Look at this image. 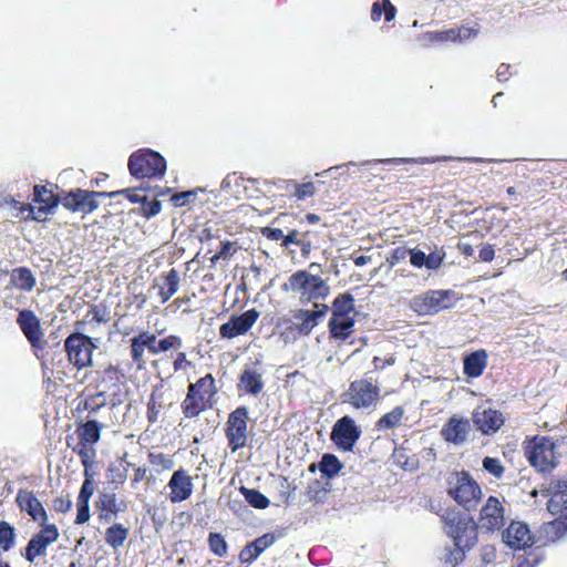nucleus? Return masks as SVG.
Segmentation results:
<instances>
[{
    "instance_id": "27",
    "label": "nucleus",
    "mask_w": 567,
    "mask_h": 567,
    "mask_svg": "<svg viewBox=\"0 0 567 567\" xmlns=\"http://www.w3.org/2000/svg\"><path fill=\"white\" fill-rule=\"evenodd\" d=\"M488 364V353L485 349H478L465 354L463 358V373L470 379L480 378Z\"/></svg>"
},
{
    "instance_id": "60",
    "label": "nucleus",
    "mask_w": 567,
    "mask_h": 567,
    "mask_svg": "<svg viewBox=\"0 0 567 567\" xmlns=\"http://www.w3.org/2000/svg\"><path fill=\"white\" fill-rule=\"evenodd\" d=\"M239 249L240 246L237 241L224 240L218 252L223 260H229Z\"/></svg>"
},
{
    "instance_id": "1",
    "label": "nucleus",
    "mask_w": 567,
    "mask_h": 567,
    "mask_svg": "<svg viewBox=\"0 0 567 567\" xmlns=\"http://www.w3.org/2000/svg\"><path fill=\"white\" fill-rule=\"evenodd\" d=\"M113 422L109 423L106 417L79 420L75 423V440L72 436L66 437V446L80 457L83 467H91L96 456L95 444L100 441L102 431L107 429Z\"/></svg>"
},
{
    "instance_id": "33",
    "label": "nucleus",
    "mask_w": 567,
    "mask_h": 567,
    "mask_svg": "<svg viewBox=\"0 0 567 567\" xmlns=\"http://www.w3.org/2000/svg\"><path fill=\"white\" fill-rule=\"evenodd\" d=\"M238 388L247 394L258 395L264 389L261 373L252 369H245L239 375Z\"/></svg>"
},
{
    "instance_id": "3",
    "label": "nucleus",
    "mask_w": 567,
    "mask_h": 567,
    "mask_svg": "<svg viewBox=\"0 0 567 567\" xmlns=\"http://www.w3.org/2000/svg\"><path fill=\"white\" fill-rule=\"evenodd\" d=\"M443 529L454 545L474 547L478 540V525L474 518L456 507H447L439 513Z\"/></svg>"
},
{
    "instance_id": "24",
    "label": "nucleus",
    "mask_w": 567,
    "mask_h": 567,
    "mask_svg": "<svg viewBox=\"0 0 567 567\" xmlns=\"http://www.w3.org/2000/svg\"><path fill=\"white\" fill-rule=\"evenodd\" d=\"M315 308L316 310L298 309L291 312L299 332L303 336H309L319 320L329 311V307L324 303H315Z\"/></svg>"
},
{
    "instance_id": "29",
    "label": "nucleus",
    "mask_w": 567,
    "mask_h": 567,
    "mask_svg": "<svg viewBox=\"0 0 567 567\" xmlns=\"http://www.w3.org/2000/svg\"><path fill=\"white\" fill-rule=\"evenodd\" d=\"M547 509L556 516L555 519L543 525L542 533L546 542L554 543L560 539L567 532V509L564 513H556L550 507V498L547 501Z\"/></svg>"
},
{
    "instance_id": "20",
    "label": "nucleus",
    "mask_w": 567,
    "mask_h": 567,
    "mask_svg": "<svg viewBox=\"0 0 567 567\" xmlns=\"http://www.w3.org/2000/svg\"><path fill=\"white\" fill-rule=\"evenodd\" d=\"M504 543L514 550L525 549L534 544V535L522 522L513 520L502 534Z\"/></svg>"
},
{
    "instance_id": "52",
    "label": "nucleus",
    "mask_w": 567,
    "mask_h": 567,
    "mask_svg": "<svg viewBox=\"0 0 567 567\" xmlns=\"http://www.w3.org/2000/svg\"><path fill=\"white\" fill-rule=\"evenodd\" d=\"M425 37L432 43L456 42L454 28L440 31H430L426 32Z\"/></svg>"
},
{
    "instance_id": "35",
    "label": "nucleus",
    "mask_w": 567,
    "mask_h": 567,
    "mask_svg": "<svg viewBox=\"0 0 567 567\" xmlns=\"http://www.w3.org/2000/svg\"><path fill=\"white\" fill-rule=\"evenodd\" d=\"M9 284L22 291L30 292L37 285V279L28 267H17L12 269Z\"/></svg>"
},
{
    "instance_id": "8",
    "label": "nucleus",
    "mask_w": 567,
    "mask_h": 567,
    "mask_svg": "<svg viewBox=\"0 0 567 567\" xmlns=\"http://www.w3.org/2000/svg\"><path fill=\"white\" fill-rule=\"evenodd\" d=\"M127 167L136 179L161 178L166 172V159L158 152L141 148L130 155Z\"/></svg>"
},
{
    "instance_id": "34",
    "label": "nucleus",
    "mask_w": 567,
    "mask_h": 567,
    "mask_svg": "<svg viewBox=\"0 0 567 567\" xmlns=\"http://www.w3.org/2000/svg\"><path fill=\"white\" fill-rule=\"evenodd\" d=\"M33 195L34 202L41 205L38 213L42 214L50 213L61 202V198L54 194L52 189H49L43 185H35L33 188Z\"/></svg>"
},
{
    "instance_id": "51",
    "label": "nucleus",
    "mask_w": 567,
    "mask_h": 567,
    "mask_svg": "<svg viewBox=\"0 0 567 567\" xmlns=\"http://www.w3.org/2000/svg\"><path fill=\"white\" fill-rule=\"evenodd\" d=\"M83 475L85 477L82 486L80 488L78 498L90 499L94 494L95 486L93 481V473L91 472V467H84Z\"/></svg>"
},
{
    "instance_id": "59",
    "label": "nucleus",
    "mask_w": 567,
    "mask_h": 567,
    "mask_svg": "<svg viewBox=\"0 0 567 567\" xmlns=\"http://www.w3.org/2000/svg\"><path fill=\"white\" fill-rule=\"evenodd\" d=\"M145 481L147 484H152L155 482V475L150 471H147L146 467L137 466L134 470V475L132 478V486H135L136 484Z\"/></svg>"
},
{
    "instance_id": "47",
    "label": "nucleus",
    "mask_w": 567,
    "mask_h": 567,
    "mask_svg": "<svg viewBox=\"0 0 567 567\" xmlns=\"http://www.w3.org/2000/svg\"><path fill=\"white\" fill-rule=\"evenodd\" d=\"M245 499L255 508L265 509L269 506V499L258 489L241 487Z\"/></svg>"
},
{
    "instance_id": "31",
    "label": "nucleus",
    "mask_w": 567,
    "mask_h": 567,
    "mask_svg": "<svg viewBox=\"0 0 567 567\" xmlns=\"http://www.w3.org/2000/svg\"><path fill=\"white\" fill-rule=\"evenodd\" d=\"M276 540L274 533H267L248 543L239 553L241 563L254 561L264 550L270 547Z\"/></svg>"
},
{
    "instance_id": "55",
    "label": "nucleus",
    "mask_w": 567,
    "mask_h": 567,
    "mask_svg": "<svg viewBox=\"0 0 567 567\" xmlns=\"http://www.w3.org/2000/svg\"><path fill=\"white\" fill-rule=\"evenodd\" d=\"M162 209V204L159 200L157 199H153V200H147V198L145 197L142 202V205H141V208H140V214L150 219L154 216H156L157 214H159Z\"/></svg>"
},
{
    "instance_id": "57",
    "label": "nucleus",
    "mask_w": 567,
    "mask_h": 567,
    "mask_svg": "<svg viewBox=\"0 0 567 567\" xmlns=\"http://www.w3.org/2000/svg\"><path fill=\"white\" fill-rule=\"evenodd\" d=\"M90 499L76 498V517L75 525H83L90 519Z\"/></svg>"
},
{
    "instance_id": "15",
    "label": "nucleus",
    "mask_w": 567,
    "mask_h": 567,
    "mask_svg": "<svg viewBox=\"0 0 567 567\" xmlns=\"http://www.w3.org/2000/svg\"><path fill=\"white\" fill-rule=\"evenodd\" d=\"M361 436V430L355 421L344 415L334 423L330 439L343 452H351Z\"/></svg>"
},
{
    "instance_id": "63",
    "label": "nucleus",
    "mask_w": 567,
    "mask_h": 567,
    "mask_svg": "<svg viewBox=\"0 0 567 567\" xmlns=\"http://www.w3.org/2000/svg\"><path fill=\"white\" fill-rule=\"evenodd\" d=\"M52 507L56 513H68L72 508V501L69 497L58 496L52 502Z\"/></svg>"
},
{
    "instance_id": "28",
    "label": "nucleus",
    "mask_w": 567,
    "mask_h": 567,
    "mask_svg": "<svg viewBox=\"0 0 567 567\" xmlns=\"http://www.w3.org/2000/svg\"><path fill=\"white\" fill-rule=\"evenodd\" d=\"M354 317H331L328 322L330 339L344 343L354 332Z\"/></svg>"
},
{
    "instance_id": "2",
    "label": "nucleus",
    "mask_w": 567,
    "mask_h": 567,
    "mask_svg": "<svg viewBox=\"0 0 567 567\" xmlns=\"http://www.w3.org/2000/svg\"><path fill=\"white\" fill-rule=\"evenodd\" d=\"M446 495L465 511H474L483 497L480 483L466 471H453L445 478Z\"/></svg>"
},
{
    "instance_id": "46",
    "label": "nucleus",
    "mask_w": 567,
    "mask_h": 567,
    "mask_svg": "<svg viewBox=\"0 0 567 567\" xmlns=\"http://www.w3.org/2000/svg\"><path fill=\"white\" fill-rule=\"evenodd\" d=\"M277 328L281 329L280 337L285 342L296 341L300 337H303L292 319L280 318L277 322Z\"/></svg>"
},
{
    "instance_id": "10",
    "label": "nucleus",
    "mask_w": 567,
    "mask_h": 567,
    "mask_svg": "<svg viewBox=\"0 0 567 567\" xmlns=\"http://www.w3.org/2000/svg\"><path fill=\"white\" fill-rule=\"evenodd\" d=\"M343 395L344 402L353 409L368 410L375 408L381 400V389L372 378H361L352 381Z\"/></svg>"
},
{
    "instance_id": "62",
    "label": "nucleus",
    "mask_w": 567,
    "mask_h": 567,
    "mask_svg": "<svg viewBox=\"0 0 567 567\" xmlns=\"http://www.w3.org/2000/svg\"><path fill=\"white\" fill-rule=\"evenodd\" d=\"M310 231H303L300 236V240L298 243V247H300L301 256L303 258H308L312 251V241L309 239Z\"/></svg>"
},
{
    "instance_id": "23",
    "label": "nucleus",
    "mask_w": 567,
    "mask_h": 567,
    "mask_svg": "<svg viewBox=\"0 0 567 567\" xmlns=\"http://www.w3.org/2000/svg\"><path fill=\"white\" fill-rule=\"evenodd\" d=\"M169 488V501L172 503H181L190 497L193 494V478L184 468L175 471L167 484Z\"/></svg>"
},
{
    "instance_id": "45",
    "label": "nucleus",
    "mask_w": 567,
    "mask_h": 567,
    "mask_svg": "<svg viewBox=\"0 0 567 567\" xmlns=\"http://www.w3.org/2000/svg\"><path fill=\"white\" fill-rule=\"evenodd\" d=\"M162 396L163 394L155 388L148 399L147 410H146V419L150 424H155L158 421L159 414L162 412Z\"/></svg>"
},
{
    "instance_id": "14",
    "label": "nucleus",
    "mask_w": 567,
    "mask_h": 567,
    "mask_svg": "<svg viewBox=\"0 0 567 567\" xmlns=\"http://www.w3.org/2000/svg\"><path fill=\"white\" fill-rule=\"evenodd\" d=\"M40 529L28 542L22 556L28 563H34L37 558L44 557L50 545L59 539V528L53 523L39 525Z\"/></svg>"
},
{
    "instance_id": "4",
    "label": "nucleus",
    "mask_w": 567,
    "mask_h": 567,
    "mask_svg": "<svg viewBox=\"0 0 567 567\" xmlns=\"http://www.w3.org/2000/svg\"><path fill=\"white\" fill-rule=\"evenodd\" d=\"M217 392L216 381L212 373H207L195 383H190L187 386L186 396L181 404L184 416L186 419H194L202 412L213 409L216 403L215 396Z\"/></svg>"
},
{
    "instance_id": "38",
    "label": "nucleus",
    "mask_w": 567,
    "mask_h": 567,
    "mask_svg": "<svg viewBox=\"0 0 567 567\" xmlns=\"http://www.w3.org/2000/svg\"><path fill=\"white\" fill-rule=\"evenodd\" d=\"M147 461L151 466V472L153 474L159 475L165 471H171L174 467V458L169 454H165L163 452H148Z\"/></svg>"
},
{
    "instance_id": "54",
    "label": "nucleus",
    "mask_w": 567,
    "mask_h": 567,
    "mask_svg": "<svg viewBox=\"0 0 567 567\" xmlns=\"http://www.w3.org/2000/svg\"><path fill=\"white\" fill-rule=\"evenodd\" d=\"M183 342L179 336L176 334H168L163 339H159L157 342V350L158 353L167 352L172 349H179L182 348Z\"/></svg>"
},
{
    "instance_id": "18",
    "label": "nucleus",
    "mask_w": 567,
    "mask_h": 567,
    "mask_svg": "<svg viewBox=\"0 0 567 567\" xmlns=\"http://www.w3.org/2000/svg\"><path fill=\"white\" fill-rule=\"evenodd\" d=\"M17 323L33 349H44L45 341L43 340L40 319L32 310L23 309L19 311Z\"/></svg>"
},
{
    "instance_id": "26",
    "label": "nucleus",
    "mask_w": 567,
    "mask_h": 567,
    "mask_svg": "<svg viewBox=\"0 0 567 567\" xmlns=\"http://www.w3.org/2000/svg\"><path fill=\"white\" fill-rule=\"evenodd\" d=\"M471 430L470 421L457 415L451 416L441 430L442 437L455 445L463 444Z\"/></svg>"
},
{
    "instance_id": "25",
    "label": "nucleus",
    "mask_w": 567,
    "mask_h": 567,
    "mask_svg": "<svg viewBox=\"0 0 567 567\" xmlns=\"http://www.w3.org/2000/svg\"><path fill=\"white\" fill-rule=\"evenodd\" d=\"M95 507L100 520L111 522L117 514L126 511L127 504L123 499L118 501L115 493L102 492Z\"/></svg>"
},
{
    "instance_id": "9",
    "label": "nucleus",
    "mask_w": 567,
    "mask_h": 567,
    "mask_svg": "<svg viewBox=\"0 0 567 567\" xmlns=\"http://www.w3.org/2000/svg\"><path fill=\"white\" fill-rule=\"evenodd\" d=\"M457 300L454 290H427L410 300V309L421 317L434 316L443 310L452 309Z\"/></svg>"
},
{
    "instance_id": "50",
    "label": "nucleus",
    "mask_w": 567,
    "mask_h": 567,
    "mask_svg": "<svg viewBox=\"0 0 567 567\" xmlns=\"http://www.w3.org/2000/svg\"><path fill=\"white\" fill-rule=\"evenodd\" d=\"M483 468L495 478L499 480L504 476L505 467L501 460L496 457L486 456L482 462Z\"/></svg>"
},
{
    "instance_id": "48",
    "label": "nucleus",
    "mask_w": 567,
    "mask_h": 567,
    "mask_svg": "<svg viewBox=\"0 0 567 567\" xmlns=\"http://www.w3.org/2000/svg\"><path fill=\"white\" fill-rule=\"evenodd\" d=\"M208 546L212 553L218 557H225L228 551V545L225 537L219 533H209Z\"/></svg>"
},
{
    "instance_id": "32",
    "label": "nucleus",
    "mask_w": 567,
    "mask_h": 567,
    "mask_svg": "<svg viewBox=\"0 0 567 567\" xmlns=\"http://www.w3.org/2000/svg\"><path fill=\"white\" fill-rule=\"evenodd\" d=\"M539 185V182L526 178L518 181L514 186L507 187L506 193L512 197V205L517 207L524 199L536 196L535 189Z\"/></svg>"
},
{
    "instance_id": "7",
    "label": "nucleus",
    "mask_w": 567,
    "mask_h": 567,
    "mask_svg": "<svg viewBox=\"0 0 567 567\" xmlns=\"http://www.w3.org/2000/svg\"><path fill=\"white\" fill-rule=\"evenodd\" d=\"M125 374L118 367L109 364L103 370L96 372L93 388L110 398L109 415H111L114 408L124 402L126 391H123L122 388H125Z\"/></svg>"
},
{
    "instance_id": "41",
    "label": "nucleus",
    "mask_w": 567,
    "mask_h": 567,
    "mask_svg": "<svg viewBox=\"0 0 567 567\" xmlns=\"http://www.w3.org/2000/svg\"><path fill=\"white\" fill-rule=\"evenodd\" d=\"M382 13H384V20L391 22L394 20L396 14V8L390 0L375 1L371 8V20L377 22L380 21Z\"/></svg>"
},
{
    "instance_id": "58",
    "label": "nucleus",
    "mask_w": 567,
    "mask_h": 567,
    "mask_svg": "<svg viewBox=\"0 0 567 567\" xmlns=\"http://www.w3.org/2000/svg\"><path fill=\"white\" fill-rule=\"evenodd\" d=\"M137 334L142 339V344L145 346L146 350H148V352L151 354H154V355L158 354V350H157L158 340H157L155 333L143 330V331H140Z\"/></svg>"
},
{
    "instance_id": "40",
    "label": "nucleus",
    "mask_w": 567,
    "mask_h": 567,
    "mask_svg": "<svg viewBox=\"0 0 567 567\" xmlns=\"http://www.w3.org/2000/svg\"><path fill=\"white\" fill-rule=\"evenodd\" d=\"M404 415V409L400 405L394 406L390 412L382 415L375 423L377 430L388 431L398 426Z\"/></svg>"
},
{
    "instance_id": "44",
    "label": "nucleus",
    "mask_w": 567,
    "mask_h": 567,
    "mask_svg": "<svg viewBox=\"0 0 567 567\" xmlns=\"http://www.w3.org/2000/svg\"><path fill=\"white\" fill-rule=\"evenodd\" d=\"M17 543V532L13 525L6 520H0V550L9 551Z\"/></svg>"
},
{
    "instance_id": "22",
    "label": "nucleus",
    "mask_w": 567,
    "mask_h": 567,
    "mask_svg": "<svg viewBox=\"0 0 567 567\" xmlns=\"http://www.w3.org/2000/svg\"><path fill=\"white\" fill-rule=\"evenodd\" d=\"M472 420L475 427L484 435H493L505 423L503 413L492 408H487L482 411L476 410L473 413Z\"/></svg>"
},
{
    "instance_id": "43",
    "label": "nucleus",
    "mask_w": 567,
    "mask_h": 567,
    "mask_svg": "<svg viewBox=\"0 0 567 567\" xmlns=\"http://www.w3.org/2000/svg\"><path fill=\"white\" fill-rule=\"evenodd\" d=\"M128 536V529L122 524H114L105 532V542L112 548L121 547Z\"/></svg>"
},
{
    "instance_id": "12",
    "label": "nucleus",
    "mask_w": 567,
    "mask_h": 567,
    "mask_svg": "<svg viewBox=\"0 0 567 567\" xmlns=\"http://www.w3.org/2000/svg\"><path fill=\"white\" fill-rule=\"evenodd\" d=\"M96 348L91 337L73 332L64 340V351L69 362L78 370L89 368L93 364V351Z\"/></svg>"
},
{
    "instance_id": "13",
    "label": "nucleus",
    "mask_w": 567,
    "mask_h": 567,
    "mask_svg": "<svg viewBox=\"0 0 567 567\" xmlns=\"http://www.w3.org/2000/svg\"><path fill=\"white\" fill-rule=\"evenodd\" d=\"M114 193L94 192L75 188L68 192L62 198L63 207L72 213L89 215L99 208V198H113Z\"/></svg>"
},
{
    "instance_id": "21",
    "label": "nucleus",
    "mask_w": 567,
    "mask_h": 567,
    "mask_svg": "<svg viewBox=\"0 0 567 567\" xmlns=\"http://www.w3.org/2000/svg\"><path fill=\"white\" fill-rule=\"evenodd\" d=\"M90 386H92V384L85 388L83 395L78 404V411L86 412V419L105 417L100 413L102 410L107 411V408L110 406V398L104 395L103 392H99L97 390L90 393Z\"/></svg>"
},
{
    "instance_id": "39",
    "label": "nucleus",
    "mask_w": 567,
    "mask_h": 567,
    "mask_svg": "<svg viewBox=\"0 0 567 567\" xmlns=\"http://www.w3.org/2000/svg\"><path fill=\"white\" fill-rule=\"evenodd\" d=\"M146 348L142 344V339L138 334L134 336L130 340V357L132 360V365L136 371H142L146 368V358H145Z\"/></svg>"
},
{
    "instance_id": "49",
    "label": "nucleus",
    "mask_w": 567,
    "mask_h": 567,
    "mask_svg": "<svg viewBox=\"0 0 567 567\" xmlns=\"http://www.w3.org/2000/svg\"><path fill=\"white\" fill-rule=\"evenodd\" d=\"M473 547H464L462 545H454V547L449 548L445 557L444 563L451 567H455L458 564H461L465 559V554Z\"/></svg>"
},
{
    "instance_id": "61",
    "label": "nucleus",
    "mask_w": 567,
    "mask_h": 567,
    "mask_svg": "<svg viewBox=\"0 0 567 567\" xmlns=\"http://www.w3.org/2000/svg\"><path fill=\"white\" fill-rule=\"evenodd\" d=\"M456 42H464L472 38H475L478 34V29L470 28L465 25H461L458 28H454Z\"/></svg>"
},
{
    "instance_id": "30",
    "label": "nucleus",
    "mask_w": 567,
    "mask_h": 567,
    "mask_svg": "<svg viewBox=\"0 0 567 567\" xmlns=\"http://www.w3.org/2000/svg\"><path fill=\"white\" fill-rule=\"evenodd\" d=\"M179 281V272L175 268L161 275L153 287L158 289L157 295L162 303L167 302L177 292Z\"/></svg>"
},
{
    "instance_id": "6",
    "label": "nucleus",
    "mask_w": 567,
    "mask_h": 567,
    "mask_svg": "<svg viewBox=\"0 0 567 567\" xmlns=\"http://www.w3.org/2000/svg\"><path fill=\"white\" fill-rule=\"evenodd\" d=\"M557 444L550 436L534 435L524 441L523 450L529 465L542 474L551 473L559 464Z\"/></svg>"
},
{
    "instance_id": "64",
    "label": "nucleus",
    "mask_w": 567,
    "mask_h": 567,
    "mask_svg": "<svg viewBox=\"0 0 567 567\" xmlns=\"http://www.w3.org/2000/svg\"><path fill=\"white\" fill-rule=\"evenodd\" d=\"M409 256H410V262L412 266H414L416 268L425 267L426 255L424 251L415 249V248L410 249Z\"/></svg>"
},
{
    "instance_id": "16",
    "label": "nucleus",
    "mask_w": 567,
    "mask_h": 567,
    "mask_svg": "<svg viewBox=\"0 0 567 567\" xmlns=\"http://www.w3.org/2000/svg\"><path fill=\"white\" fill-rule=\"evenodd\" d=\"M477 525L487 532H496L503 528L505 525V507L498 497L493 495L487 497L480 509Z\"/></svg>"
},
{
    "instance_id": "56",
    "label": "nucleus",
    "mask_w": 567,
    "mask_h": 567,
    "mask_svg": "<svg viewBox=\"0 0 567 567\" xmlns=\"http://www.w3.org/2000/svg\"><path fill=\"white\" fill-rule=\"evenodd\" d=\"M86 318H90L91 322H95L97 324L105 323L109 321V316L106 308L102 305H93L90 307Z\"/></svg>"
},
{
    "instance_id": "42",
    "label": "nucleus",
    "mask_w": 567,
    "mask_h": 567,
    "mask_svg": "<svg viewBox=\"0 0 567 567\" xmlns=\"http://www.w3.org/2000/svg\"><path fill=\"white\" fill-rule=\"evenodd\" d=\"M318 468L322 476L327 478L334 477L342 468V463L334 454H323L321 461L318 464Z\"/></svg>"
},
{
    "instance_id": "19",
    "label": "nucleus",
    "mask_w": 567,
    "mask_h": 567,
    "mask_svg": "<svg viewBox=\"0 0 567 567\" xmlns=\"http://www.w3.org/2000/svg\"><path fill=\"white\" fill-rule=\"evenodd\" d=\"M16 503L20 512L30 516L34 523L39 525L48 523V513L32 491L20 488L16 496Z\"/></svg>"
},
{
    "instance_id": "5",
    "label": "nucleus",
    "mask_w": 567,
    "mask_h": 567,
    "mask_svg": "<svg viewBox=\"0 0 567 567\" xmlns=\"http://www.w3.org/2000/svg\"><path fill=\"white\" fill-rule=\"evenodd\" d=\"M281 290L298 295L301 302H313L326 299L330 293V287L324 279L302 269L290 275L281 285Z\"/></svg>"
},
{
    "instance_id": "17",
    "label": "nucleus",
    "mask_w": 567,
    "mask_h": 567,
    "mask_svg": "<svg viewBox=\"0 0 567 567\" xmlns=\"http://www.w3.org/2000/svg\"><path fill=\"white\" fill-rule=\"evenodd\" d=\"M259 311L255 308L240 315H231L229 320L219 327V336L223 339H234L246 334L259 319Z\"/></svg>"
},
{
    "instance_id": "11",
    "label": "nucleus",
    "mask_w": 567,
    "mask_h": 567,
    "mask_svg": "<svg viewBox=\"0 0 567 567\" xmlns=\"http://www.w3.org/2000/svg\"><path fill=\"white\" fill-rule=\"evenodd\" d=\"M248 421L249 410L245 405L237 406L228 414L225 424V435L227 446L231 453H235L248 444Z\"/></svg>"
},
{
    "instance_id": "36",
    "label": "nucleus",
    "mask_w": 567,
    "mask_h": 567,
    "mask_svg": "<svg viewBox=\"0 0 567 567\" xmlns=\"http://www.w3.org/2000/svg\"><path fill=\"white\" fill-rule=\"evenodd\" d=\"M354 298L350 292L339 293L332 301L331 317H354Z\"/></svg>"
},
{
    "instance_id": "53",
    "label": "nucleus",
    "mask_w": 567,
    "mask_h": 567,
    "mask_svg": "<svg viewBox=\"0 0 567 567\" xmlns=\"http://www.w3.org/2000/svg\"><path fill=\"white\" fill-rule=\"evenodd\" d=\"M198 190L203 192V189L198 188V189L175 193L171 196L169 200L174 207H183L194 200Z\"/></svg>"
},
{
    "instance_id": "37",
    "label": "nucleus",
    "mask_w": 567,
    "mask_h": 567,
    "mask_svg": "<svg viewBox=\"0 0 567 567\" xmlns=\"http://www.w3.org/2000/svg\"><path fill=\"white\" fill-rule=\"evenodd\" d=\"M285 190L289 193L291 197L298 200H305L316 194L317 187L313 182L298 184L293 179H288L285 182Z\"/></svg>"
}]
</instances>
